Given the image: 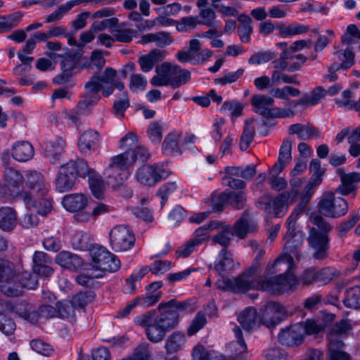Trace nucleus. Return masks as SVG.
<instances>
[{"instance_id": "1", "label": "nucleus", "mask_w": 360, "mask_h": 360, "mask_svg": "<svg viewBox=\"0 0 360 360\" xmlns=\"http://www.w3.org/2000/svg\"><path fill=\"white\" fill-rule=\"evenodd\" d=\"M194 310L191 300L179 301L172 299L158 304V310L151 309L134 318V323L146 328L148 340L153 342L162 341L167 333L179 324L181 314L191 313Z\"/></svg>"}, {"instance_id": "2", "label": "nucleus", "mask_w": 360, "mask_h": 360, "mask_svg": "<svg viewBox=\"0 0 360 360\" xmlns=\"http://www.w3.org/2000/svg\"><path fill=\"white\" fill-rule=\"evenodd\" d=\"M150 154L145 147L137 146L128 148L123 153L113 157L111 162L105 169V174L109 179H113L117 184H121L127 180L130 173L129 167L136 160L146 162Z\"/></svg>"}, {"instance_id": "3", "label": "nucleus", "mask_w": 360, "mask_h": 360, "mask_svg": "<svg viewBox=\"0 0 360 360\" xmlns=\"http://www.w3.org/2000/svg\"><path fill=\"white\" fill-rule=\"evenodd\" d=\"M311 222L316 227L309 229L307 240L309 245L314 250L313 257L316 259H323L328 255L330 249L328 233L333 229V225L321 215L311 217Z\"/></svg>"}, {"instance_id": "4", "label": "nucleus", "mask_w": 360, "mask_h": 360, "mask_svg": "<svg viewBox=\"0 0 360 360\" xmlns=\"http://www.w3.org/2000/svg\"><path fill=\"white\" fill-rule=\"evenodd\" d=\"M157 75L152 77L150 84L154 86H171L174 89L186 84L191 77V72L178 65L164 62L155 68Z\"/></svg>"}, {"instance_id": "5", "label": "nucleus", "mask_w": 360, "mask_h": 360, "mask_svg": "<svg viewBox=\"0 0 360 360\" xmlns=\"http://www.w3.org/2000/svg\"><path fill=\"white\" fill-rule=\"evenodd\" d=\"M87 171V162L83 159L71 160L61 165L55 181L56 190L60 193L70 191L75 186L77 179L84 177Z\"/></svg>"}, {"instance_id": "6", "label": "nucleus", "mask_w": 360, "mask_h": 360, "mask_svg": "<svg viewBox=\"0 0 360 360\" xmlns=\"http://www.w3.org/2000/svg\"><path fill=\"white\" fill-rule=\"evenodd\" d=\"M264 254L265 251L260 250L253 260L252 266L234 280H231V278L218 279L216 282L217 288L224 291H231L234 293L247 292V288L249 286L250 283L256 279L253 278L252 276L259 268Z\"/></svg>"}, {"instance_id": "7", "label": "nucleus", "mask_w": 360, "mask_h": 360, "mask_svg": "<svg viewBox=\"0 0 360 360\" xmlns=\"http://www.w3.org/2000/svg\"><path fill=\"white\" fill-rule=\"evenodd\" d=\"M269 94L271 96L259 94H255L251 98V104L254 107V111L262 117L269 108L274 105V98L289 101L290 96H298L301 91L291 86H284L283 88H271L269 91Z\"/></svg>"}, {"instance_id": "8", "label": "nucleus", "mask_w": 360, "mask_h": 360, "mask_svg": "<svg viewBox=\"0 0 360 360\" xmlns=\"http://www.w3.org/2000/svg\"><path fill=\"white\" fill-rule=\"evenodd\" d=\"M92 270L97 272L96 277L101 278L106 272H116L120 268L119 258L105 248L96 245L91 252Z\"/></svg>"}, {"instance_id": "9", "label": "nucleus", "mask_w": 360, "mask_h": 360, "mask_svg": "<svg viewBox=\"0 0 360 360\" xmlns=\"http://www.w3.org/2000/svg\"><path fill=\"white\" fill-rule=\"evenodd\" d=\"M296 284L297 281L294 276L280 274L266 280L258 278L252 281L248 286L247 291L252 289L262 290L273 295H281L292 289Z\"/></svg>"}, {"instance_id": "10", "label": "nucleus", "mask_w": 360, "mask_h": 360, "mask_svg": "<svg viewBox=\"0 0 360 360\" xmlns=\"http://www.w3.org/2000/svg\"><path fill=\"white\" fill-rule=\"evenodd\" d=\"M335 190L324 193L318 203L319 215L337 219L347 214L348 202L342 197H335Z\"/></svg>"}, {"instance_id": "11", "label": "nucleus", "mask_w": 360, "mask_h": 360, "mask_svg": "<svg viewBox=\"0 0 360 360\" xmlns=\"http://www.w3.org/2000/svg\"><path fill=\"white\" fill-rule=\"evenodd\" d=\"M110 244L115 252H125L130 250L135 243L136 238L133 231L127 226L117 225L109 233Z\"/></svg>"}, {"instance_id": "12", "label": "nucleus", "mask_w": 360, "mask_h": 360, "mask_svg": "<svg viewBox=\"0 0 360 360\" xmlns=\"http://www.w3.org/2000/svg\"><path fill=\"white\" fill-rule=\"evenodd\" d=\"M285 193H279L273 198L271 195H263L257 202V207L276 218L283 217L288 212L289 203L285 200Z\"/></svg>"}, {"instance_id": "13", "label": "nucleus", "mask_w": 360, "mask_h": 360, "mask_svg": "<svg viewBox=\"0 0 360 360\" xmlns=\"http://www.w3.org/2000/svg\"><path fill=\"white\" fill-rule=\"evenodd\" d=\"M258 316L260 325L273 328L285 319V310L280 303L270 302L260 309Z\"/></svg>"}, {"instance_id": "14", "label": "nucleus", "mask_w": 360, "mask_h": 360, "mask_svg": "<svg viewBox=\"0 0 360 360\" xmlns=\"http://www.w3.org/2000/svg\"><path fill=\"white\" fill-rule=\"evenodd\" d=\"M168 176L169 173L159 164L144 165L136 172L138 181L149 186H154Z\"/></svg>"}, {"instance_id": "15", "label": "nucleus", "mask_w": 360, "mask_h": 360, "mask_svg": "<svg viewBox=\"0 0 360 360\" xmlns=\"http://www.w3.org/2000/svg\"><path fill=\"white\" fill-rule=\"evenodd\" d=\"M20 200L24 201L27 208H34L41 215L47 214L52 209V199L48 194L39 196L32 195L30 192H23L20 194Z\"/></svg>"}, {"instance_id": "16", "label": "nucleus", "mask_w": 360, "mask_h": 360, "mask_svg": "<svg viewBox=\"0 0 360 360\" xmlns=\"http://www.w3.org/2000/svg\"><path fill=\"white\" fill-rule=\"evenodd\" d=\"M162 292L158 291L154 295H148L146 297L138 296L131 300L123 309H120L117 311L115 317L122 319L127 317L131 310L137 305L143 307H148L156 304L162 297Z\"/></svg>"}, {"instance_id": "17", "label": "nucleus", "mask_w": 360, "mask_h": 360, "mask_svg": "<svg viewBox=\"0 0 360 360\" xmlns=\"http://www.w3.org/2000/svg\"><path fill=\"white\" fill-rule=\"evenodd\" d=\"M25 183L32 195L44 196L49 191V185L40 172L36 171L29 172L26 175Z\"/></svg>"}, {"instance_id": "18", "label": "nucleus", "mask_w": 360, "mask_h": 360, "mask_svg": "<svg viewBox=\"0 0 360 360\" xmlns=\"http://www.w3.org/2000/svg\"><path fill=\"white\" fill-rule=\"evenodd\" d=\"M302 329L296 324L283 328L278 335V340L287 347L298 346L304 341L301 333Z\"/></svg>"}, {"instance_id": "19", "label": "nucleus", "mask_w": 360, "mask_h": 360, "mask_svg": "<svg viewBox=\"0 0 360 360\" xmlns=\"http://www.w3.org/2000/svg\"><path fill=\"white\" fill-rule=\"evenodd\" d=\"M5 186L13 197L20 199V194L24 191H20V187L23 183V176L20 172L12 167H7L4 171Z\"/></svg>"}, {"instance_id": "20", "label": "nucleus", "mask_w": 360, "mask_h": 360, "mask_svg": "<svg viewBox=\"0 0 360 360\" xmlns=\"http://www.w3.org/2000/svg\"><path fill=\"white\" fill-rule=\"evenodd\" d=\"M32 261V269L36 274L43 277H49L53 274V269L50 266L52 260L46 253L36 251L34 253Z\"/></svg>"}, {"instance_id": "21", "label": "nucleus", "mask_w": 360, "mask_h": 360, "mask_svg": "<svg viewBox=\"0 0 360 360\" xmlns=\"http://www.w3.org/2000/svg\"><path fill=\"white\" fill-rule=\"evenodd\" d=\"M325 89L322 86H319L311 91V95L304 94L300 98L290 101L288 102L289 108L292 110L298 105H301L304 108L316 105L325 96Z\"/></svg>"}, {"instance_id": "22", "label": "nucleus", "mask_w": 360, "mask_h": 360, "mask_svg": "<svg viewBox=\"0 0 360 360\" xmlns=\"http://www.w3.org/2000/svg\"><path fill=\"white\" fill-rule=\"evenodd\" d=\"M65 147V141L61 137H58L54 141H50L44 143V155L49 158L51 164L55 165L60 163L63 157Z\"/></svg>"}, {"instance_id": "23", "label": "nucleus", "mask_w": 360, "mask_h": 360, "mask_svg": "<svg viewBox=\"0 0 360 360\" xmlns=\"http://www.w3.org/2000/svg\"><path fill=\"white\" fill-rule=\"evenodd\" d=\"M55 261L56 264L63 269L72 271H78L84 264V261L82 257L69 251H61L58 252L55 258Z\"/></svg>"}, {"instance_id": "24", "label": "nucleus", "mask_w": 360, "mask_h": 360, "mask_svg": "<svg viewBox=\"0 0 360 360\" xmlns=\"http://www.w3.org/2000/svg\"><path fill=\"white\" fill-rule=\"evenodd\" d=\"M100 135L95 130L85 131L79 137L78 147L82 153L96 150L99 146Z\"/></svg>"}, {"instance_id": "25", "label": "nucleus", "mask_w": 360, "mask_h": 360, "mask_svg": "<svg viewBox=\"0 0 360 360\" xmlns=\"http://www.w3.org/2000/svg\"><path fill=\"white\" fill-rule=\"evenodd\" d=\"M238 321L248 332H250L260 326L258 313L254 307L246 308L240 312L238 316Z\"/></svg>"}, {"instance_id": "26", "label": "nucleus", "mask_w": 360, "mask_h": 360, "mask_svg": "<svg viewBox=\"0 0 360 360\" xmlns=\"http://www.w3.org/2000/svg\"><path fill=\"white\" fill-rule=\"evenodd\" d=\"M87 203V197L80 193L65 195L62 199L63 206L66 210L72 212L83 210L86 207Z\"/></svg>"}, {"instance_id": "27", "label": "nucleus", "mask_w": 360, "mask_h": 360, "mask_svg": "<svg viewBox=\"0 0 360 360\" xmlns=\"http://www.w3.org/2000/svg\"><path fill=\"white\" fill-rule=\"evenodd\" d=\"M166 56V51L158 49H152L148 54L139 58V64L143 72H148L153 70L155 65L162 61Z\"/></svg>"}, {"instance_id": "28", "label": "nucleus", "mask_w": 360, "mask_h": 360, "mask_svg": "<svg viewBox=\"0 0 360 360\" xmlns=\"http://www.w3.org/2000/svg\"><path fill=\"white\" fill-rule=\"evenodd\" d=\"M360 181V173L354 172L344 175L342 178L341 184L335 188V193L342 195H348L350 193L356 195L357 186L355 183Z\"/></svg>"}, {"instance_id": "29", "label": "nucleus", "mask_w": 360, "mask_h": 360, "mask_svg": "<svg viewBox=\"0 0 360 360\" xmlns=\"http://www.w3.org/2000/svg\"><path fill=\"white\" fill-rule=\"evenodd\" d=\"M34 155V147L28 141L17 142L13 146L12 156L18 162H27L31 160Z\"/></svg>"}, {"instance_id": "30", "label": "nucleus", "mask_w": 360, "mask_h": 360, "mask_svg": "<svg viewBox=\"0 0 360 360\" xmlns=\"http://www.w3.org/2000/svg\"><path fill=\"white\" fill-rule=\"evenodd\" d=\"M288 134H297L300 140L320 137L319 130L311 124H293L289 127Z\"/></svg>"}, {"instance_id": "31", "label": "nucleus", "mask_w": 360, "mask_h": 360, "mask_svg": "<svg viewBox=\"0 0 360 360\" xmlns=\"http://www.w3.org/2000/svg\"><path fill=\"white\" fill-rule=\"evenodd\" d=\"M17 212L10 207H0V229L4 231L10 232L17 224Z\"/></svg>"}, {"instance_id": "32", "label": "nucleus", "mask_w": 360, "mask_h": 360, "mask_svg": "<svg viewBox=\"0 0 360 360\" xmlns=\"http://www.w3.org/2000/svg\"><path fill=\"white\" fill-rule=\"evenodd\" d=\"M71 245L75 250L81 251H91L96 247L94 240L91 236L88 233L77 231L71 237Z\"/></svg>"}, {"instance_id": "33", "label": "nucleus", "mask_w": 360, "mask_h": 360, "mask_svg": "<svg viewBox=\"0 0 360 360\" xmlns=\"http://www.w3.org/2000/svg\"><path fill=\"white\" fill-rule=\"evenodd\" d=\"M234 267V261L232 255L226 249H222L219 255L217 260L214 264V269L220 276L224 273L230 272ZM225 278L222 276L221 279Z\"/></svg>"}, {"instance_id": "34", "label": "nucleus", "mask_w": 360, "mask_h": 360, "mask_svg": "<svg viewBox=\"0 0 360 360\" xmlns=\"http://www.w3.org/2000/svg\"><path fill=\"white\" fill-rule=\"evenodd\" d=\"M55 307L49 304H41L37 310L29 309L25 313V319L32 323H37L39 319H49L56 316Z\"/></svg>"}, {"instance_id": "35", "label": "nucleus", "mask_w": 360, "mask_h": 360, "mask_svg": "<svg viewBox=\"0 0 360 360\" xmlns=\"http://www.w3.org/2000/svg\"><path fill=\"white\" fill-rule=\"evenodd\" d=\"M89 178V184L94 196L101 199L103 195L104 184L102 177L95 169L88 167L87 172H85L83 178Z\"/></svg>"}, {"instance_id": "36", "label": "nucleus", "mask_w": 360, "mask_h": 360, "mask_svg": "<svg viewBox=\"0 0 360 360\" xmlns=\"http://www.w3.org/2000/svg\"><path fill=\"white\" fill-rule=\"evenodd\" d=\"M179 135L176 133L168 134L162 143V153L166 155H175L182 153L181 146L178 143Z\"/></svg>"}, {"instance_id": "37", "label": "nucleus", "mask_w": 360, "mask_h": 360, "mask_svg": "<svg viewBox=\"0 0 360 360\" xmlns=\"http://www.w3.org/2000/svg\"><path fill=\"white\" fill-rule=\"evenodd\" d=\"M238 20L241 23L237 29L241 41L243 43L250 42V36L253 31L251 25L252 22L251 18L246 14H240L238 17Z\"/></svg>"}, {"instance_id": "38", "label": "nucleus", "mask_w": 360, "mask_h": 360, "mask_svg": "<svg viewBox=\"0 0 360 360\" xmlns=\"http://www.w3.org/2000/svg\"><path fill=\"white\" fill-rule=\"evenodd\" d=\"M276 28L278 30L279 35L283 38L304 34L309 31L308 26L299 23H292L289 25H285L283 23H278Z\"/></svg>"}, {"instance_id": "39", "label": "nucleus", "mask_w": 360, "mask_h": 360, "mask_svg": "<svg viewBox=\"0 0 360 360\" xmlns=\"http://www.w3.org/2000/svg\"><path fill=\"white\" fill-rule=\"evenodd\" d=\"M186 342V336L183 332L174 331L167 339L165 349L167 354L178 352Z\"/></svg>"}, {"instance_id": "40", "label": "nucleus", "mask_w": 360, "mask_h": 360, "mask_svg": "<svg viewBox=\"0 0 360 360\" xmlns=\"http://www.w3.org/2000/svg\"><path fill=\"white\" fill-rule=\"evenodd\" d=\"M303 244L302 234H295L286 242L285 249L291 259H300L301 257L300 248Z\"/></svg>"}, {"instance_id": "41", "label": "nucleus", "mask_w": 360, "mask_h": 360, "mask_svg": "<svg viewBox=\"0 0 360 360\" xmlns=\"http://www.w3.org/2000/svg\"><path fill=\"white\" fill-rule=\"evenodd\" d=\"M95 297V292L89 289L75 295L72 298L71 303L76 309H84L94 300Z\"/></svg>"}, {"instance_id": "42", "label": "nucleus", "mask_w": 360, "mask_h": 360, "mask_svg": "<svg viewBox=\"0 0 360 360\" xmlns=\"http://www.w3.org/2000/svg\"><path fill=\"white\" fill-rule=\"evenodd\" d=\"M249 214L248 210H245L242 216L236 221L233 226L231 228V231L233 236L240 238H244L250 231V224L247 219Z\"/></svg>"}, {"instance_id": "43", "label": "nucleus", "mask_w": 360, "mask_h": 360, "mask_svg": "<svg viewBox=\"0 0 360 360\" xmlns=\"http://www.w3.org/2000/svg\"><path fill=\"white\" fill-rule=\"evenodd\" d=\"M192 357L193 360H224L222 355H218L214 351H209L202 345L193 347Z\"/></svg>"}, {"instance_id": "44", "label": "nucleus", "mask_w": 360, "mask_h": 360, "mask_svg": "<svg viewBox=\"0 0 360 360\" xmlns=\"http://www.w3.org/2000/svg\"><path fill=\"white\" fill-rule=\"evenodd\" d=\"M2 283L4 284L1 285V291L5 295L8 297H18L22 295L23 289L16 278H11Z\"/></svg>"}, {"instance_id": "45", "label": "nucleus", "mask_w": 360, "mask_h": 360, "mask_svg": "<svg viewBox=\"0 0 360 360\" xmlns=\"http://www.w3.org/2000/svg\"><path fill=\"white\" fill-rule=\"evenodd\" d=\"M81 56L82 53L79 51L67 53L63 56L60 61L61 70L73 72Z\"/></svg>"}, {"instance_id": "46", "label": "nucleus", "mask_w": 360, "mask_h": 360, "mask_svg": "<svg viewBox=\"0 0 360 360\" xmlns=\"http://www.w3.org/2000/svg\"><path fill=\"white\" fill-rule=\"evenodd\" d=\"M344 304L349 308H360V286L347 289L345 292Z\"/></svg>"}, {"instance_id": "47", "label": "nucleus", "mask_w": 360, "mask_h": 360, "mask_svg": "<svg viewBox=\"0 0 360 360\" xmlns=\"http://www.w3.org/2000/svg\"><path fill=\"white\" fill-rule=\"evenodd\" d=\"M228 197V205L236 210H241L245 207L246 202V195L243 191H232L226 189Z\"/></svg>"}, {"instance_id": "48", "label": "nucleus", "mask_w": 360, "mask_h": 360, "mask_svg": "<svg viewBox=\"0 0 360 360\" xmlns=\"http://www.w3.org/2000/svg\"><path fill=\"white\" fill-rule=\"evenodd\" d=\"M76 309L72 304H65L61 302H58L56 304L55 310L57 311L56 317H58L62 319H68L70 321L75 320Z\"/></svg>"}, {"instance_id": "49", "label": "nucleus", "mask_w": 360, "mask_h": 360, "mask_svg": "<svg viewBox=\"0 0 360 360\" xmlns=\"http://www.w3.org/2000/svg\"><path fill=\"white\" fill-rule=\"evenodd\" d=\"M277 53L270 51H258L252 54L248 59L250 65H260L267 63L277 57Z\"/></svg>"}, {"instance_id": "50", "label": "nucleus", "mask_w": 360, "mask_h": 360, "mask_svg": "<svg viewBox=\"0 0 360 360\" xmlns=\"http://www.w3.org/2000/svg\"><path fill=\"white\" fill-rule=\"evenodd\" d=\"M13 278H16L17 281L21 284L22 289L25 288L32 289L37 285L36 276L29 271L17 273L15 270V275Z\"/></svg>"}, {"instance_id": "51", "label": "nucleus", "mask_w": 360, "mask_h": 360, "mask_svg": "<svg viewBox=\"0 0 360 360\" xmlns=\"http://www.w3.org/2000/svg\"><path fill=\"white\" fill-rule=\"evenodd\" d=\"M15 275V265L8 259L0 258V283L8 281Z\"/></svg>"}, {"instance_id": "52", "label": "nucleus", "mask_w": 360, "mask_h": 360, "mask_svg": "<svg viewBox=\"0 0 360 360\" xmlns=\"http://www.w3.org/2000/svg\"><path fill=\"white\" fill-rule=\"evenodd\" d=\"M206 323L207 319L205 314L200 311L198 312L187 329L188 335L192 336L195 335L200 330H201L206 325Z\"/></svg>"}, {"instance_id": "53", "label": "nucleus", "mask_w": 360, "mask_h": 360, "mask_svg": "<svg viewBox=\"0 0 360 360\" xmlns=\"http://www.w3.org/2000/svg\"><path fill=\"white\" fill-rule=\"evenodd\" d=\"M228 197L226 191L220 193L217 195L214 193L211 195V207L214 212H221L224 210L226 205H228Z\"/></svg>"}, {"instance_id": "54", "label": "nucleus", "mask_w": 360, "mask_h": 360, "mask_svg": "<svg viewBox=\"0 0 360 360\" xmlns=\"http://www.w3.org/2000/svg\"><path fill=\"white\" fill-rule=\"evenodd\" d=\"M84 87L86 90V94L94 96V97L96 96L98 99H101L99 92L103 89V86L99 79V75H93L89 81L85 84Z\"/></svg>"}, {"instance_id": "55", "label": "nucleus", "mask_w": 360, "mask_h": 360, "mask_svg": "<svg viewBox=\"0 0 360 360\" xmlns=\"http://www.w3.org/2000/svg\"><path fill=\"white\" fill-rule=\"evenodd\" d=\"M176 188L177 186L174 181L167 182L159 188L157 192V195L161 198V207H162L167 202L168 196L173 193Z\"/></svg>"}, {"instance_id": "56", "label": "nucleus", "mask_w": 360, "mask_h": 360, "mask_svg": "<svg viewBox=\"0 0 360 360\" xmlns=\"http://www.w3.org/2000/svg\"><path fill=\"white\" fill-rule=\"evenodd\" d=\"M320 184L317 183V181H313L311 179L309 182L305 186L302 195H301V203L298 205L297 210L299 212L302 211L304 209L306 205L309 202L313 193L314 188L319 185Z\"/></svg>"}, {"instance_id": "57", "label": "nucleus", "mask_w": 360, "mask_h": 360, "mask_svg": "<svg viewBox=\"0 0 360 360\" xmlns=\"http://www.w3.org/2000/svg\"><path fill=\"white\" fill-rule=\"evenodd\" d=\"M198 24H200L198 16L184 17L177 22L176 30L179 32H186L195 29Z\"/></svg>"}, {"instance_id": "58", "label": "nucleus", "mask_w": 360, "mask_h": 360, "mask_svg": "<svg viewBox=\"0 0 360 360\" xmlns=\"http://www.w3.org/2000/svg\"><path fill=\"white\" fill-rule=\"evenodd\" d=\"M15 328V323L11 318L5 314H0V331L2 333L9 336L14 333Z\"/></svg>"}, {"instance_id": "59", "label": "nucleus", "mask_w": 360, "mask_h": 360, "mask_svg": "<svg viewBox=\"0 0 360 360\" xmlns=\"http://www.w3.org/2000/svg\"><path fill=\"white\" fill-rule=\"evenodd\" d=\"M115 41L129 43L136 34V31L131 29H120L112 31Z\"/></svg>"}, {"instance_id": "60", "label": "nucleus", "mask_w": 360, "mask_h": 360, "mask_svg": "<svg viewBox=\"0 0 360 360\" xmlns=\"http://www.w3.org/2000/svg\"><path fill=\"white\" fill-rule=\"evenodd\" d=\"M232 236H233V235L231 231V228L229 227L215 235L213 237L212 240L214 243L221 245L223 247V249L227 250L230 245Z\"/></svg>"}, {"instance_id": "61", "label": "nucleus", "mask_w": 360, "mask_h": 360, "mask_svg": "<svg viewBox=\"0 0 360 360\" xmlns=\"http://www.w3.org/2000/svg\"><path fill=\"white\" fill-rule=\"evenodd\" d=\"M105 63V60L103 58V51L94 50L91 54L90 63L88 68L91 69H94L95 68L97 71H100L104 67Z\"/></svg>"}, {"instance_id": "62", "label": "nucleus", "mask_w": 360, "mask_h": 360, "mask_svg": "<svg viewBox=\"0 0 360 360\" xmlns=\"http://www.w3.org/2000/svg\"><path fill=\"white\" fill-rule=\"evenodd\" d=\"M172 266V264L168 260H155L150 266V270L152 274L158 275L163 274L169 271Z\"/></svg>"}, {"instance_id": "63", "label": "nucleus", "mask_w": 360, "mask_h": 360, "mask_svg": "<svg viewBox=\"0 0 360 360\" xmlns=\"http://www.w3.org/2000/svg\"><path fill=\"white\" fill-rule=\"evenodd\" d=\"M99 100L96 96L85 94L82 99L78 102L77 107L82 114H86L87 109L96 105Z\"/></svg>"}, {"instance_id": "64", "label": "nucleus", "mask_w": 360, "mask_h": 360, "mask_svg": "<svg viewBox=\"0 0 360 360\" xmlns=\"http://www.w3.org/2000/svg\"><path fill=\"white\" fill-rule=\"evenodd\" d=\"M30 346L33 350L44 356H49L53 352L52 347L41 340L31 341Z\"/></svg>"}]
</instances>
